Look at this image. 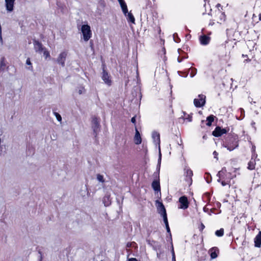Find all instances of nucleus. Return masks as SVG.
Instances as JSON below:
<instances>
[{
	"instance_id": "nucleus-1",
	"label": "nucleus",
	"mask_w": 261,
	"mask_h": 261,
	"mask_svg": "<svg viewBox=\"0 0 261 261\" xmlns=\"http://www.w3.org/2000/svg\"><path fill=\"white\" fill-rule=\"evenodd\" d=\"M223 146L232 151L238 146V137L237 135H228L223 143Z\"/></svg>"
},
{
	"instance_id": "nucleus-2",
	"label": "nucleus",
	"mask_w": 261,
	"mask_h": 261,
	"mask_svg": "<svg viewBox=\"0 0 261 261\" xmlns=\"http://www.w3.org/2000/svg\"><path fill=\"white\" fill-rule=\"evenodd\" d=\"M81 31L83 35L84 40L85 41H88L92 35L90 27L88 24H84L82 26Z\"/></svg>"
},
{
	"instance_id": "nucleus-3",
	"label": "nucleus",
	"mask_w": 261,
	"mask_h": 261,
	"mask_svg": "<svg viewBox=\"0 0 261 261\" xmlns=\"http://www.w3.org/2000/svg\"><path fill=\"white\" fill-rule=\"evenodd\" d=\"M198 98H195L194 100V106L197 108L202 107L205 103V96L203 94H199Z\"/></svg>"
},
{
	"instance_id": "nucleus-4",
	"label": "nucleus",
	"mask_w": 261,
	"mask_h": 261,
	"mask_svg": "<svg viewBox=\"0 0 261 261\" xmlns=\"http://www.w3.org/2000/svg\"><path fill=\"white\" fill-rule=\"evenodd\" d=\"M179 202L180 203V205L178 206L179 208L185 210L189 207V203L187 197L185 196H181L179 198Z\"/></svg>"
},
{
	"instance_id": "nucleus-5",
	"label": "nucleus",
	"mask_w": 261,
	"mask_h": 261,
	"mask_svg": "<svg viewBox=\"0 0 261 261\" xmlns=\"http://www.w3.org/2000/svg\"><path fill=\"white\" fill-rule=\"evenodd\" d=\"M227 132V131L225 128H222L220 126H218L212 132V135L216 137H219L223 134H226Z\"/></svg>"
},
{
	"instance_id": "nucleus-6",
	"label": "nucleus",
	"mask_w": 261,
	"mask_h": 261,
	"mask_svg": "<svg viewBox=\"0 0 261 261\" xmlns=\"http://www.w3.org/2000/svg\"><path fill=\"white\" fill-rule=\"evenodd\" d=\"M67 56V54L65 51L60 53L57 59V62L59 64H60L62 67L65 66V62Z\"/></svg>"
},
{
	"instance_id": "nucleus-7",
	"label": "nucleus",
	"mask_w": 261,
	"mask_h": 261,
	"mask_svg": "<svg viewBox=\"0 0 261 261\" xmlns=\"http://www.w3.org/2000/svg\"><path fill=\"white\" fill-rule=\"evenodd\" d=\"M33 44L34 49L36 52L41 53L45 49V48L43 46L42 44L38 40L36 39H33Z\"/></svg>"
},
{
	"instance_id": "nucleus-8",
	"label": "nucleus",
	"mask_w": 261,
	"mask_h": 261,
	"mask_svg": "<svg viewBox=\"0 0 261 261\" xmlns=\"http://www.w3.org/2000/svg\"><path fill=\"white\" fill-rule=\"evenodd\" d=\"M102 79L104 82L108 85L110 86L111 85V80H110V76L108 74V72L105 69V67H103Z\"/></svg>"
},
{
	"instance_id": "nucleus-9",
	"label": "nucleus",
	"mask_w": 261,
	"mask_h": 261,
	"mask_svg": "<svg viewBox=\"0 0 261 261\" xmlns=\"http://www.w3.org/2000/svg\"><path fill=\"white\" fill-rule=\"evenodd\" d=\"M99 122L98 119L96 117H94L92 120V128L95 137L96 136L97 132L99 131Z\"/></svg>"
},
{
	"instance_id": "nucleus-10",
	"label": "nucleus",
	"mask_w": 261,
	"mask_h": 261,
	"mask_svg": "<svg viewBox=\"0 0 261 261\" xmlns=\"http://www.w3.org/2000/svg\"><path fill=\"white\" fill-rule=\"evenodd\" d=\"M156 203H158L157 205V211L158 213L161 215L167 214L166 208L163 205V203L159 201L158 200L156 201Z\"/></svg>"
},
{
	"instance_id": "nucleus-11",
	"label": "nucleus",
	"mask_w": 261,
	"mask_h": 261,
	"mask_svg": "<svg viewBox=\"0 0 261 261\" xmlns=\"http://www.w3.org/2000/svg\"><path fill=\"white\" fill-rule=\"evenodd\" d=\"M186 170V180L188 182L189 186L192 183V177L193 176V171L190 169H185Z\"/></svg>"
},
{
	"instance_id": "nucleus-12",
	"label": "nucleus",
	"mask_w": 261,
	"mask_h": 261,
	"mask_svg": "<svg viewBox=\"0 0 261 261\" xmlns=\"http://www.w3.org/2000/svg\"><path fill=\"white\" fill-rule=\"evenodd\" d=\"M15 0H5V6L8 12H12L14 10Z\"/></svg>"
},
{
	"instance_id": "nucleus-13",
	"label": "nucleus",
	"mask_w": 261,
	"mask_h": 261,
	"mask_svg": "<svg viewBox=\"0 0 261 261\" xmlns=\"http://www.w3.org/2000/svg\"><path fill=\"white\" fill-rule=\"evenodd\" d=\"M146 242H147L148 244L152 246L153 249L155 250H160L161 248V245H159L156 241L150 240H146Z\"/></svg>"
},
{
	"instance_id": "nucleus-14",
	"label": "nucleus",
	"mask_w": 261,
	"mask_h": 261,
	"mask_svg": "<svg viewBox=\"0 0 261 261\" xmlns=\"http://www.w3.org/2000/svg\"><path fill=\"white\" fill-rule=\"evenodd\" d=\"M103 203L105 206H109L111 204V198L110 194L107 193L103 198Z\"/></svg>"
},
{
	"instance_id": "nucleus-15",
	"label": "nucleus",
	"mask_w": 261,
	"mask_h": 261,
	"mask_svg": "<svg viewBox=\"0 0 261 261\" xmlns=\"http://www.w3.org/2000/svg\"><path fill=\"white\" fill-rule=\"evenodd\" d=\"M210 37L208 36H207L205 35H203L202 36H200L199 37V40L200 42V43L202 45H207L209 43L210 41Z\"/></svg>"
},
{
	"instance_id": "nucleus-16",
	"label": "nucleus",
	"mask_w": 261,
	"mask_h": 261,
	"mask_svg": "<svg viewBox=\"0 0 261 261\" xmlns=\"http://www.w3.org/2000/svg\"><path fill=\"white\" fill-rule=\"evenodd\" d=\"M135 135L134 137V141L136 144L139 145L142 142V139L140 136V134L137 128L136 127L135 128Z\"/></svg>"
},
{
	"instance_id": "nucleus-17",
	"label": "nucleus",
	"mask_w": 261,
	"mask_h": 261,
	"mask_svg": "<svg viewBox=\"0 0 261 261\" xmlns=\"http://www.w3.org/2000/svg\"><path fill=\"white\" fill-rule=\"evenodd\" d=\"M212 259L216 258L218 256L219 249L217 247H213L209 250Z\"/></svg>"
},
{
	"instance_id": "nucleus-18",
	"label": "nucleus",
	"mask_w": 261,
	"mask_h": 261,
	"mask_svg": "<svg viewBox=\"0 0 261 261\" xmlns=\"http://www.w3.org/2000/svg\"><path fill=\"white\" fill-rule=\"evenodd\" d=\"M151 186L155 191H160L161 187L159 179L153 180L152 182Z\"/></svg>"
},
{
	"instance_id": "nucleus-19",
	"label": "nucleus",
	"mask_w": 261,
	"mask_h": 261,
	"mask_svg": "<svg viewBox=\"0 0 261 261\" xmlns=\"http://www.w3.org/2000/svg\"><path fill=\"white\" fill-rule=\"evenodd\" d=\"M254 245L256 247H260L261 246V231H259L258 234L254 239Z\"/></svg>"
},
{
	"instance_id": "nucleus-20",
	"label": "nucleus",
	"mask_w": 261,
	"mask_h": 261,
	"mask_svg": "<svg viewBox=\"0 0 261 261\" xmlns=\"http://www.w3.org/2000/svg\"><path fill=\"white\" fill-rule=\"evenodd\" d=\"M152 137L154 142L157 144L160 145V136L159 133L156 132H153L152 134Z\"/></svg>"
},
{
	"instance_id": "nucleus-21",
	"label": "nucleus",
	"mask_w": 261,
	"mask_h": 261,
	"mask_svg": "<svg viewBox=\"0 0 261 261\" xmlns=\"http://www.w3.org/2000/svg\"><path fill=\"white\" fill-rule=\"evenodd\" d=\"M126 17L127 21L131 22L133 23H135V17H134L133 15L132 14V13L130 12H128L127 11Z\"/></svg>"
},
{
	"instance_id": "nucleus-22",
	"label": "nucleus",
	"mask_w": 261,
	"mask_h": 261,
	"mask_svg": "<svg viewBox=\"0 0 261 261\" xmlns=\"http://www.w3.org/2000/svg\"><path fill=\"white\" fill-rule=\"evenodd\" d=\"M216 117L213 115H211L210 116H208L207 118H206V121H207V123H206V125L208 126H210L212 125V122L214 121V118H215Z\"/></svg>"
},
{
	"instance_id": "nucleus-23",
	"label": "nucleus",
	"mask_w": 261,
	"mask_h": 261,
	"mask_svg": "<svg viewBox=\"0 0 261 261\" xmlns=\"http://www.w3.org/2000/svg\"><path fill=\"white\" fill-rule=\"evenodd\" d=\"M121 8L122 9V12L124 13V15L126 16V14L127 13L128 10L127 5L125 3V2L122 3V4H120Z\"/></svg>"
},
{
	"instance_id": "nucleus-24",
	"label": "nucleus",
	"mask_w": 261,
	"mask_h": 261,
	"mask_svg": "<svg viewBox=\"0 0 261 261\" xmlns=\"http://www.w3.org/2000/svg\"><path fill=\"white\" fill-rule=\"evenodd\" d=\"M5 60V59L4 57H3L1 59L0 71L4 70L5 67L6 66Z\"/></svg>"
},
{
	"instance_id": "nucleus-25",
	"label": "nucleus",
	"mask_w": 261,
	"mask_h": 261,
	"mask_svg": "<svg viewBox=\"0 0 261 261\" xmlns=\"http://www.w3.org/2000/svg\"><path fill=\"white\" fill-rule=\"evenodd\" d=\"M215 234L218 237H222L224 234V229L223 228H221L219 230H217L215 232Z\"/></svg>"
},
{
	"instance_id": "nucleus-26",
	"label": "nucleus",
	"mask_w": 261,
	"mask_h": 261,
	"mask_svg": "<svg viewBox=\"0 0 261 261\" xmlns=\"http://www.w3.org/2000/svg\"><path fill=\"white\" fill-rule=\"evenodd\" d=\"M96 178H97V179L100 181V182H105V179L103 178V175L100 174H97V175H96Z\"/></svg>"
},
{
	"instance_id": "nucleus-27",
	"label": "nucleus",
	"mask_w": 261,
	"mask_h": 261,
	"mask_svg": "<svg viewBox=\"0 0 261 261\" xmlns=\"http://www.w3.org/2000/svg\"><path fill=\"white\" fill-rule=\"evenodd\" d=\"M248 168L250 170H252L255 168V164H254V162L250 161L248 163Z\"/></svg>"
},
{
	"instance_id": "nucleus-28",
	"label": "nucleus",
	"mask_w": 261,
	"mask_h": 261,
	"mask_svg": "<svg viewBox=\"0 0 261 261\" xmlns=\"http://www.w3.org/2000/svg\"><path fill=\"white\" fill-rule=\"evenodd\" d=\"M54 114L56 117L58 121H62V117L57 112L54 111Z\"/></svg>"
},
{
	"instance_id": "nucleus-29",
	"label": "nucleus",
	"mask_w": 261,
	"mask_h": 261,
	"mask_svg": "<svg viewBox=\"0 0 261 261\" xmlns=\"http://www.w3.org/2000/svg\"><path fill=\"white\" fill-rule=\"evenodd\" d=\"M26 64L28 65H30V66L28 68L29 70H33V66H32V63L31 62V60L30 58H28L26 61Z\"/></svg>"
},
{
	"instance_id": "nucleus-30",
	"label": "nucleus",
	"mask_w": 261,
	"mask_h": 261,
	"mask_svg": "<svg viewBox=\"0 0 261 261\" xmlns=\"http://www.w3.org/2000/svg\"><path fill=\"white\" fill-rule=\"evenodd\" d=\"M162 216L163 218V221H164V222L165 225L169 224L168 221V219H167V214L163 215Z\"/></svg>"
},
{
	"instance_id": "nucleus-31",
	"label": "nucleus",
	"mask_w": 261,
	"mask_h": 261,
	"mask_svg": "<svg viewBox=\"0 0 261 261\" xmlns=\"http://www.w3.org/2000/svg\"><path fill=\"white\" fill-rule=\"evenodd\" d=\"M197 72V69L195 68L192 69L191 72L190 73L191 77H193L196 74Z\"/></svg>"
},
{
	"instance_id": "nucleus-32",
	"label": "nucleus",
	"mask_w": 261,
	"mask_h": 261,
	"mask_svg": "<svg viewBox=\"0 0 261 261\" xmlns=\"http://www.w3.org/2000/svg\"><path fill=\"white\" fill-rule=\"evenodd\" d=\"M43 51V55L45 56L46 58L50 57L49 53L45 49V48L44 49Z\"/></svg>"
},
{
	"instance_id": "nucleus-33",
	"label": "nucleus",
	"mask_w": 261,
	"mask_h": 261,
	"mask_svg": "<svg viewBox=\"0 0 261 261\" xmlns=\"http://www.w3.org/2000/svg\"><path fill=\"white\" fill-rule=\"evenodd\" d=\"M223 173H224V169H223L221 171H220L218 172L217 176H219V177H220V178L218 179V182H220V181H221L220 177Z\"/></svg>"
},
{
	"instance_id": "nucleus-34",
	"label": "nucleus",
	"mask_w": 261,
	"mask_h": 261,
	"mask_svg": "<svg viewBox=\"0 0 261 261\" xmlns=\"http://www.w3.org/2000/svg\"><path fill=\"white\" fill-rule=\"evenodd\" d=\"M174 40L176 42H178L180 40L179 38L177 37V34H173Z\"/></svg>"
},
{
	"instance_id": "nucleus-35",
	"label": "nucleus",
	"mask_w": 261,
	"mask_h": 261,
	"mask_svg": "<svg viewBox=\"0 0 261 261\" xmlns=\"http://www.w3.org/2000/svg\"><path fill=\"white\" fill-rule=\"evenodd\" d=\"M38 252L39 254V261H42V259H43V255H42V251L40 250H38Z\"/></svg>"
},
{
	"instance_id": "nucleus-36",
	"label": "nucleus",
	"mask_w": 261,
	"mask_h": 261,
	"mask_svg": "<svg viewBox=\"0 0 261 261\" xmlns=\"http://www.w3.org/2000/svg\"><path fill=\"white\" fill-rule=\"evenodd\" d=\"M161 153L160 151L159 157V159H158V165L159 167H160V165H161Z\"/></svg>"
},
{
	"instance_id": "nucleus-37",
	"label": "nucleus",
	"mask_w": 261,
	"mask_h": 261,
	"mask_svg": "<svg viewBox=\"0 0 261 261\" xmlns=\"http://www.w3.org/2000/svg\"><path fill=\"white\" fill-rule=\"evenodd\" d=\"M172 261H176L175 255V253H174L173 249H172Z\"/></svg>"
},
{
	"instance_id": "nucleus-38",
	"label": "nucleus",
	"mask_w": 261,
	"mask_h": 261,
	"mask_svg": "<svg viewBox=\"0 0 261 261\" xmlns=\"http://www.w3.org/2000/svg\"><path fill=\"white\" fill-rule=\"evenodd\" d=\"M213 155H214V158L217 159V160H218V153L216 151H214L213 152Z\"/></svg>"
},
{
	"instance_id": "nucleus-39",
	"label": "nucleus",
	"mask_w": 261,
	"mask_h": 261,
	"mask_svg": "<svg viewBox=\"0 0 261 261\" xmlns=\"http://www.w3.org/2000/svg\"><path fill=\"white\" fill-rule=\"evenodd\" d=\"M166 226V230H167V231L170 233V235L171 236V231H170V228H169V224H167Z\"/></svg>"
},
{
	"instance_id": "nucleus-40",
	"label": "nucleus",
	"mask_w": 261,
	"mask_h": 261,
	"mask_svg": "<svg viewBox=\"0 0 261 261\" xmlns=\"http://www.w3.org/2000/svg\"><path fill=\"white\" fill-rule=\"evenodd\" d=\"M131 122L134 123V124H136V116H134L131 119Z\"/></svg>"
},
{
	"instance_id": "nucleus-41",
	"label": "nucleus",
	"mask_w": 261,
	"mask_h": 261,
	"mask_svg": "<svg viewBox=\"0 0 261 261\" xmlns=\"http://www.w3.org/2000/svg\"><path fill=\"white\" fill-rule=\"evenodd\" d=\"M205 226L204 225H203V223H201V225H200V227H199V230L200 231H202V230L204 228Z\"/></svg>"
},
{
	"instance_id": "nucleus-42",
	"label": "nucleus",
	"mask_w": 261,
	"mask_h": 261,
	"mask_svg": "<svg viewBox=\"0 0 261 261\" xmlns=\"http://www.w3.org/2000/svg\"><path fill=\"white\" fill-rule=\"evenodd\" d=\"M221 184H222V185L223 186H226V185H228V182H226V181H224V180H223V181H221Z\"/></svg>"
},
{
	"instance_id": "nucleus-43",
	"label": "nucleus",
	"mask_w": 261,
	"mask_h": 261,
	"mask_svg": "<svg viewBox=\"0 0 261 261\" xmlns=\"http://www.w3.org/2000/svg\"><path fill=\"white\" fill-rule=\"evenodd\" d=\"M128 261H138L136 258H131L128 259Z\"/></svg>"
},
{
	"instance_id": "nucleus-44",
	"label": "nucleus",
	"mask_w": 261,
	"mask_h": 261,
	"mask_svg": "<svg viewBox=\"0 0 261 261\" xmlns=\"http://www.w3.org/2000/svg\"><path fill=\"white\" fill-rule=\"evenodd\" d=\"M192 116H190L189 115H188V117L187 118V119H188V120L189 121H192Z\"/></svg>"
},
{
	"instance_id": "nucleus-45",
	"label": "nucleus",
	"mask_w": 261,
	"mask_h": 261,
	"mask_svg": "<svg viewBox=\"0 0 261 261\" xmlns=\"http://www.w3.org/2000/svg\"><path fill=\"white\" fill-rule=\"evenodd\" d=\"M184 58H182V59H180L179 57L177 59V61L180 63L182 61V59H183Z\"/></svg>"
},
{
	"instance_id": "nucleus-46",
	"label": "nucleus",
	"mask_w": 261,
	"mask_h": 261,
	"mask_svg": "<svg viewBox=\"0 0 261 261\" xmlns=\"http://www.w3.org/2000/svg\"><path fill=\"white\" fill-rule=\"evenodd\" d=\"M118 1L120 4H122V3L125 2L124 0H118Z\"/></svg>"
},
{
	"instance_id": "nucleus-47",
	"label": "nucleus",
	"mask_w": 261,
	"mask_h": 261,
	"mask_svg": "<svg viewBox=\"0 0 261 261\" xmlns=\"http://www.w3.org/2000/svg\"><path fill=\"white\" fill-rule=\"evenodd\" d=\"M211 181H212V177H211V176H210V180H209V179H206V181H207V183H210V182H211Z\"/></svg>"
},
{
	"instance_id": "nucleus-48",
	"label": "nucleus",
	"mask_w": 261,
	"mask_h": 261,
	"mask_svg": "<svg viewBox=\"0 0 261 261\" xmlns=\"http://www.w3.org/2000/svg\"><path fill=\"white\" fill-rule=\"evenodd\" d=\"M180 142H181L180 144L178 143V145H180V146L182 145V140H180ZM182 148H183V146H182Z\"/></svg>"
},
{
	"instance_id": "nucleus-49",
	"label": "nucleus",
	"mask_w": 261,
	"mask_h": 261,
	"mask_svg": "<svg viewBox=\"0 0 261 261\" xmlns=\"http://www.w3.org/2000/svg\"><path fill=\"white\" fill-rule=\"evenodd\" d=\"M0 40L1 41V42L3 41L2 37V34H0Z\"/></svg>"
},
{
	"instance_id": "nucleus-50",
	"label": "nucleus",
	"mask_w": 261,
	"mask_h": 261,
	"mask_svg": "<svg viewBox=\"0 0 261 261\" xmlns=\"http://www.w3.org/2000/svg\"><path fill=\"white\" fill-rule=\"evenodd\" d=\"M206 138H207V137H206V135H204V136H203V139H206Z\"/></svg>"
},
{
	"instance_id": "nucleus-51",
	"label": "nucleus",
	"mask_w": 261,
	"mask_h": 261,
	"mask_svg": "<svg viewBox=\"0 0 261 261\" xmlns=\"http://www.w3.org/2000/svg\"><path fill=\"white\" fill-rule=\"evenodd\" d=\"M220 6H221V5H220V4H217V7H220Z\"/></svg>"
},
{
	"instance_id": "nucleus-52",
	"label": "nucleus",
	"mask_w": 261,
	"mask_h": 261,
	"mask_svg": "<svg viewBox=\"0 0 261 261\" xmlns=\"http://www.w3.org/2000/svg\"><path fill=\"white\" fill-rule=\"evenodd\" d=\"M79 93L81 94L82 93V90H79Z\"/></svg>"
},
{
	"instance_id": "nucleus-53",
	"label": "nucleus",
	"mask_w": 261,
	"mask_h": 261,
	"mask_svg": "<svg viewBox=\"0 0 261 261\" xmlns=\"http://www.w3.org/2000/svg\"><path fill=\"white\" fill-rule=\"evenodd\" d=\"M259 19L260 20H261V14H260L259 16Z\"/></svg>"
},
{
	"instance_id": "nucleus-54",
	"label": "nucleus",
	"mask_w": 261,
	"mask_h": 261,
	"mask_svg": "<svg viewBox=\"0 0 261 261\" xmlns=\"http://www.w3.org/2000/svg\"><path fill=\"white\" fill-rule=\"evenodd\" d=\"M157 256L159 257V253H157Z\"/></svg>"
},
{
	"instance_id": "nucleus-55",
	"label": "nucleus",
	"mask_w": 261,
	"mask_h": 261,
	"mask_svg": "<svg viewBox=\"0 0 261 261\" xmlns=\"http://www.w3.org/2000/svg\"><path fill=\"white\" fill-rule=\"evenodd\" d=\"M203 210L205 211H206V209H205V208H204Z\"/></svg>"
},
{
	"instance_id": "nucleus-56",
	"label": "nucleus",
	"mask_w": 261,
	"mask_h": 261,
	"mask_svg": "<svg viewBox=\"0 0 261 261\" xmlns=\"http://www.w3.org/2000/svg\"><path fill=\"white\" fill-rule=\"evenodd\" d=\"M203 210L205 211H206V209H205V208H204Z\"/></svg>"
},
{
	"instance_id": "nucleus-57",
	"label": "nucleus",
	"mask_w": 261,
	"mask_h": 261,
	"mask_svg": "<svg viewBox=\"0 0 261 261\" xmlns=\"http://www.w3.org/2000/svg\"><path fill=\"white\" fill-rule=\"evenodd\" d=\"M204 120H202L201 122H202V123H203V122H204Z\"/></svg>"
}]
</instances>
